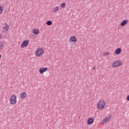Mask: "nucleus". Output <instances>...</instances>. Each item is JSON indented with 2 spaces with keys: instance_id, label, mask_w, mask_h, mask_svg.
<instances>
[{
  "instance_id": "ddd939ff",
  "label": "nucleus",
  "mask_w": 129,
  "mask_h": 129,
  "mask_svg": "<svg viewBox=\"0 0 129 129\" xmlns=\"http://www.w3.org/2000/svg\"><path fill=\"white\" fill-rule=\"evenodd\" d=\"M126 24H127V20H124L122 22V23H121L120 25L123 27L124 26H125Z\"/></svg>"
},
{
  "instance_id": "6ab92c4d",
  "label": "nucleus",
  "mask_w": 129,
  "mask_h": 129,
  "mask_svg": "<svg viewBox=\"0 0 129 129\" xmlns=\"http://www.w3.org/2000/svg\"><path fill=\"white\" fill-rule=\"evenodd\" d=\"M4 49V45H3V43L0 42V49Z\"/></svg>"
},
{
  "instance_id": "f257e3e1",
  "label": "nucleus",
  "mask_w": 129,
  "mask_h": 129,
  "mask_svg": "<svg viewBox=\"0 0 129 129\" xmlns=\"http://www.w3.org/2000/svg\"><path fill=\"white\" fill-rule=\"evenodd\" d=\"M105 106V101H104V100L101 99L98 102L97 107L98 108H99V109H102L103 108H104Z\"/></svg>"
},
{
  "instance_id": "f3484780",
  "label": "nucleus",
  "mask_w": 129,
  "mask_h": 129,
  "mask_svg": "<svg viewBox=\"0 0 129 129\" xmlns=\"http://www.w3.org/2000/svg\"><path fill=\"white\" fill-rule=\"evenodd\" d=\"M60 7H61V8H65V7L66 6V3H62L61 4H60Z\"/></svg>"
},
{
  "instance_id": "2eb2a0df",
  "label": "nucleus",
  "mask_w": 129,
  "mask_h": 129,
  "mask_svg": "<svg viewBox=\"0 0 129 129\" xmlns=\"http://www.w3.org/2000/svg\"><path fill=\"white\" fill-rule=\"evenodd\" d=\"M58 10H59V7H58L57 6H56L53 9V11L54 13H56V12H57Z\"/></svg>"
},
{
  "instance_id": "423d86ee",
  "label": "nucleus",
  "mask_w": 129,
  "mask_h": 129,
  "mask_svg": "<svg viewBox=\"0 0 129 129\" xmlns=\"http://www.w3.org/2000/svg\"><path fill=\"white\" fill-rule=\"evenodd\" d=\"M110 118H111V115H110L109 116L106 117L103 120L102 123L104 124V123H106L107 121H109L110 120Z\"/></svg>"
},
{
  "instance_id": "aec40b11",
  "label": "nucleus",
  "mask_w": 129,
  "mask_h": 129,
  "mask_svg": "<svg viewBox=\"0 0 129 129\" xmlns=\"http://www.w3.org/2000/svg\"><path fill=\"white\" fill-rule=\"evenodd\" d=\"M126 99L128 101H129V95H128L126 97Z\"/></svg>"
},
{
  "instance_id": "4468645a",
  "label": "nucleus",
  "mask_w": 129,
  "mask_h": 129,
  "mask_svg": "<svg viewBox=\"0 0 129 129\" xmlns=\"http://www.w3.org/2000/svg\"><path fill=\"white\" fill-rule=\"evenodd\" d=\"M33 34H34L35 35H38V34H39V30L38 29H33Z\"/></svg>"
},
{
  "instance_id": "dca6fc26",
  "label": "nucleus",
  "mask_w": 129,
  "mask_h": 129,
  "mask_svg": "<svg viewBox=\"0 0 129 129\" xmlns=\"http://www.w3.org/2000/svg\"><path fill=\"white\" fill-rule=\"evenodd\" d=\"M46 25H47V26H51V25H52V21L50 20L47 21L46 22Z\"/></svg>"
},
{
  "instance_id": "6e6552de",
  "label": "nucleus",
  "mask_w": 129,
  "mask_h": 129,
  "mask_svg": "<svg viewBox=\"0 0 129 129\" xmlns=\"http://www.w3.org/2000/svg\"><path fill=\"white\" fill-rule=\"evenodd\" d=\"M48 70V68H42L39 69V73L40 74H43L44 72H46Z\"/></svg>"
},
{
  "instance_id": "5701e85b",
  "label": "nucleus",
  "mask_w": 129,
  "mask_h": 129,
  "mask_svg": "<svg viewBox=\"0 0 129 129\" xmlns=\"http://www.w3.org/2000/svg\"><path fill=\"white\" fill-rule=\"evenodd\" d=\"M2 38V34H0V39Z\"/></svg>"
},
{
  "instance_id": "a211bd4d",
  "label": "nucleus",
  "mask_w": 129,
  "mask_h": 129,
  "mask_svg": "<svg viewBox=\"0 0 129 129\" xmlns=\"http://www.w3.org/2000/svg\"><path fill=\"white\" fill-rule=\"evenodd\" d=\"M3 10H4V8H3V7L0 6V15H2V14H3Z\"/></svg>"
},
{
  "instance_id": "39448f33",
  "label": "nucleus",
  "mask_w": 129,
  "mask_h": 129,
  "mask_svg": "<svg viewBox=\"0 0 129 129\" xmlns=\"http://www.w3.org/2000/svg\"><path fill=\"white\" fill-rule=\"evenodd\" d=\"M9 29L10 26H9V25L7 24L6 23H5L4 26L3 27L2 32H3V33H7V32H8V31H9Z\"/></svg>"
},
{
  "instance_id": "9b49d317",
  "label": "nucleus",
  "mask_w": 129,
  "mask_h": 129,
  "mask_svg": "<svg viewBox=\"0 0 129 129\" xmlns=\"http://www.w3.org/2000/svg\"><path fill=\"white\" fill-rule=\"evenodd\" d=\"M94 122V119L92 118H89L87 120V124H92L93 122Z\"/></svg>"
},
{
  "instance_id": "7ed1b4c3",
  "label": "nucleus",
  "mask_w": 129,
  "mask_h": 129,
  "mask_svg": "<svg viewBox=\"0 0 129 129\" xmlns=\"http://www.w3.org/2000/svg\"><path fill=\"white\" fill-rule=\"evenodd\" d=\"M11 104H17V96L13 95L11 97L10 99Z\"/></svg>"
},
{
  "instance_id": "f8f14e48",
  "label": "nucleus",
  "mask_w": 129,
  "mask_h": 129,
  "mask_svg": "<svg viewBox=\"0 0 129 129\" xmlns=\"http://www.w3.org/2000/svg\"><path fill=\"white\" fill-rule=\"evenodd\" d=\"M115 54H116V55H118V54H120V53H121V48H117L115 51Z\"/></svg>"
},
{
  "instance_id": "4be33fe9",
  "label": "nucleus",
  "mask_w": 129,
  "mask_h": 129,
  "mask_svg": "<svg viewBox=\"0 0 129 129\" xmlns=\"http://www.w3.org/2000/svg\"><path fill=\"white\" fill-rule=\"evenodd\" d=\"M96 69V68L95 67H94L93 68V70H95V69Z\"/></svg>"
},
{
  "instance_id": "9d476101",
  "label": "nucleus",
  "mask_w": 129,
  "mask_h": 129,
  "mask_svg": "<svg viewBox=\"0 0 129 129\" xmlns=\"http://www.w3.org/2000/svg\"><path fill=\"white\" fill-rule=\"evenodd\" d=\"M20 98L22 99H25L27 97V93L26 92H22L20 95Z\"/></svg>"
},
{
  "instance_id": "20e7f679",
  "label": "nucleus",
  "mask_w": 129,
  "mask_h": 129,
  "mask_svg": "<svg viewBox=\"0 0 129 129\" xmlns=\"http://www.w3.org/2000/svg\"><path fill=\"white\" fill-rule=\"evenodd\" d=\"M44 54V49L42 48H39L37 49L36 52V55L37 57H40V56H42Z\"/></svg>"
},
{
  "instance_id": "412c9836",
  "label": "nucleus",
  "mask_w": 129,
  "mask_h": 129,
  "mask_svg": "<svg viewBox=\"0 0 129 129\" xmlns=\"http://www.w3.org/2000/svg\"><path fill=\"white\" fill-rule=\"evenodd\" d=\"M109 52H107V53H105V55H109Z\"/></svg>"
},
{
  "instance_id": "1a4fd4ad",
  "label": "nucleus",
  "mask_w": 129,
  "mask_h": 129,
  "mask_svg": "<svg viewBox=\"0 0 129 129\" xmlns=\"http://www.w3.org/2000/svg\"><path fill=\"white\" fill-rule=\"evenodd\" d=\"M70 42L77 43V38H76V37L75 36H71L70 39Z\"/></svg>"
},
{
  "instance_id": "0eeeda50",
  "label": "nucleus",
  "mask_w": 129,
  "mask_h": 129,
  "mask_svg": "<svg viewBox=\"0 0 129 129\" xmlns=\"http://www.w3.org/2000/svg\"><path fill=\"white\" fill-rule=\"evenodd\" d=\"M29 42H30L29 40H24L21 44L22 48H25V47H27V46L29 45Z\"/></svg>"
},
{
  "instance_id": "f03ea898",
  "label": "nucleus",
  "mask_w": 129,
  "mask_h": 129,
  "mask_svg": "<svg viewBox=\"0 0 129 129\" xmlns=\"http://www.w3.org/2000/svg\"><path fill=\"white\" fill-rule=\"evenodd\" d=\"M122 62L120 60H116L113 62L112 66L113 68H116V67H119L121 66Z\"/></svg>"
}]
</instances>
